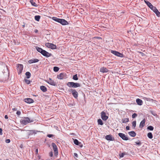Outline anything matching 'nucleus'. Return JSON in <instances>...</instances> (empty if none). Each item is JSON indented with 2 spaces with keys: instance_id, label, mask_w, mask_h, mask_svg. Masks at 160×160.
I'll return each mask as SVG.
<instances>
[{
  "instance_id": "f257e3e1",
  "label": "nucleus",
  "mask_w": 160,
  "mask_h": 160,
  "mask_svg": "<svg viewBox=\"0 0 160 160\" xmlns=\"http://www.w3.org/2000/svg\"><path fill=\"white\" fill-rule=\"evenodd\" d=\"M67 85L69 88H76L81 86L79 83H75L73 82H69L67 83Z\"/></svg>"
},
{
  "instance_id": "f03ea898",
  "label": "nucleus",
  "mask_w": 160,
  "mask_h": 160,
  "mask_svg": "<svg viewBox=\"0 0 160 160\" xmlns=\"http://www.w3.org/2000/svg\"><path fill=\"white\" fill-rule=\"evenodd\" d=\"M33 120H30L28 117H24L21 120V123L24 125H26L28 123L32 122Z\"/></svg>"
},
{
  "instance_id": "7ed1b4c3",
  "label": "nucleus",
  "mask_w": 160,
  "mask_h": 160,
  "mask_svg": "<svg viewBox=\"0 0 160 160\" xmlns=\"http://www.w3.org/2000/svg\"><path fill=\"white\" fill-rule=\"evenodd\" d=\"M69 92H71L73 96L75 98H77L78 97V93L75 89L70 88L68 90Z\"/></svg>"
},
{
  "instance_id": "20e7f679",
  "label": "nucleus",
  "mask_w": 160,
  "mask_h": 160,
  "mask_svg": "<svg viewBox=\"0 0 160 160\" xmlns=\"http://www.w3.org/2000/svg\"><path fill=\"white\" fill-rule=\"evenodd\" d=\"M45 46L48 48L52 49H54L57 48V46L56 45L49 42L45 43Z\"/></svg>"
},
{
  "instance_id": "39448f33",
  "label": "nucleus",
  "mask_w": 160,
  "mask_h": 160,
  "mask_svg": "<svg viewBox=\"0 0 160 160\" xmlns=\"http://www.w3.org/2000/svg\"><path fill=\"white\" fill-rule=\"evenodd\" d=\"M52 146L53 147V149L54 152V155L55 157H57L58 154V149L57 146L56 144L54 143H52Z\"/></svg>"
},
{
  "instance_id": "423d86ee",
  "label": "nucleus",
  "mask_w": 160,
  "mask_h": 160,
  "mask_svg": "<svg viewBox=\"0 0 160 160\" xmlns=\"http://www.w3.org/2000/svg\"><path fill=\"white\" fill-rule=\"evenodd\" d=\"M111 52L114 55L120 57L122 58L124 56L123 54L122 53L115 51L111 50Z\"/></svg>"
},
{
  "instance_id": "0eeeda50",
  "label": "nucleus",
  "mask_w": 160,
  "mask_h": 160,
  "mask_svg": "<svg viewBox=\"0 0 160 160\" xmlns=\"http://www.w3.org/2000/svg\"><path fill=\"white\" fill-rule=\"evenodd\" d=\"M17 70L18 74H20L22 72L23 69V66L21 64H18L17 67Z\"/></svg>"
},
{
  "instance_id": "6e6552de",
  "label": "nucleus",
  "mask_w": 160,
  "mask_h": 160,
  "mask_svg": "<svg viewBox=\"0 0 160 160\" xmlns=\"http://www.w3.org/2000/svg\"><path fill=\"white\" fill-rule=\"evenodd\" d=\"M45 81L51 85L55 86L56 85V82L50 78H49V79L47 80H45Z\"/></svg>"
},
{
  "instance_id": "1a4fd4ad",
  "label": "nucleus",
  "mask_w": 160,
  "mask_h": 160,
  "mask_svg": "<svg viewBox=\"0 0 160 160\" xmlns=\"http://www.w3.org/2000/svg\"><path fill=\"white\" fill-rule=\"evenodd\" d=\"M101 117L104 121H106L108 118V117L106 115L105 112L104 111H102L101 112Z\"/></svg>"
},
{
  "instance_id": "9d476101",
  "label": "nucleus",
  "mask_w": 160,
  "mask_h": 160,
  "mask_svg": "<svg viewBox=\"0 0 160 160\" xmlns=\"http://www.w3.org/2000/svg\"><path fill=\"white\" fill-rule=\"evenodd\" d=\"M118 135L121 138L124 140H128V139L127 136L123 133H118Z\"/></svg>"
},
{
  "instance_id": "9b49d317",
  "label": "nucleus",
  "mask_w": 160,
  "mask_h": 160,
  "mask_svg": "<svg viewBox=\"0 0 160 160\" xmlns=\"http://www.w3.org/2000/svg\"><path fill=\"white\" fill-rule=\"evenodd\" d=\"M105 139L108 141H113L115 140L114 138L112 137L111 134L106 135L105 137Z\"/></svg>"
},
{
  "instance_id": "f8f14e48",
  "label": "nucleus",
  "mask_w": 160,
  "mask_h": 160,
  "mask_svg": "<svg viewBox=\"0 0 160 160\" xmlns=\"http://www.w3.org/2000/svg\"><path fill=\"white\" fill-rule=\"evenodd\" d=\"M42 54L44 56L46 57H49L52 55V54L47 52L45 50H43Z\"/></svg>"
},
{
  "instance_id": "ddd939ff",
  "label": "nucleus",
  "mask_w": 160,
  "mask_h": 160,
  "mask_svg": "<svg viewBox=\"0 0 160 160\" xmlns=\"http://www.w3.org/2000/svg\"><path fill=\"white\" fill-rule=\"evenodd\" d=\"M60 20L59 21V22L62 25H66L68 24L67 21L65 19H60Z\"/></svg>"
},
{
  "instance_id": "4468645a",
  "label": "nucleus",
  "mask_w": 160,
  "mask_h": 160,
  "mask_svg": "<svg viewBox=\"0 0 160 160\" xmlns=\"http://www.w3.org/2000/svg\"><path fill=\"white\" fill-rule=\"evenodd\" d=\"M65 74L63 73H61L57 75V78L60 79H62L65 78Z\"/></svg>"
},
{
  "instance_id": "2eb2a0df",
  "label": "nucleus",
  "mask_w": 160,
  "mask_h": 160,
  "mask_svg": "<svg viewBox=\"0 0 160 160\" xmlns=\"http://www.w3.org/2000/svg\"><path fill=\"white\" fill-rule=\"evenodd\" d=\"M145 122L146 120L145 119H144L140 122L139 125V128H142L143 127H144L145 126Z\"/></svg>"
},
{
  "instance_id": "dca6fc26",
  "label": "nucleus",
  "mask_w": 160,
  "mask_h": 160,
  "mask_svg": "<svg viewBox=\"0 0 160 160\" xmlns=\"http://www.w3.org/2000/svg\"><path fill=\"white\" fill-rule=\"evenodd\" d=\"M24 101L28 103H32L34 102L33 100L31 98H27L24 99Z\"/></svg>"
},
{
  "instance_id": "f3484780",
  "label": "nucleus",
  "mask_w": 160,
  "mask_h": 160,
  "mask_svg": "<svg viewBox=\"0 0 160 160\" xmlns=\"http://www.w3.org/2000/svg\"><path fill=\"white\" fill-rule=\"evenodd\" d=\"M39 60L37 59H34L29 60L28 62L29 64L36 63L39 61Z\"/></svg>"
},
{
  "instance_id": "a211bd4d",
  "label": "nucleus",
  "mask_w": 160,
  "mask_h": 160,
  "mask_svg": "<svg viewBox=\"0 0 160 160\" xmlns=\"http://www.w3.org/2000/svg\"><path fill=\"white\" fill-rule=\"evenodd\" d=\"M100 72L103 73L107 72H108V70L106 68L102 67L100 69Z\"/></svg>"
},
{
  "instance_id": "6ab92c4d",
  "label": "nucleus",
  "mask_w": 160,
  "mask_h": 160,
  "mask_svg": "<svg viewBox=\"0 0 160 160\" xmlns=\"http://www.w3.org/2000/svg\"><path fill=\"white\" fill-rule=\"evenodd\" d=\"M136 102L137 104L139 105H142L143 103V102L142 100L139 98L136 99Z\"/></svg>"
},
{
  "instance_id": "aec40b11",
  "label": "nucleus",
  "mask_w": 160,
  "mask_h": 160,
  "mask_svg": "<svg viewBox=\"0 0 160 160\" xmlns=\"http://www.w3.org/2000/svg\"><path fill=\"white\" fill-rule=\"evenodd\" d=\"M144 2L145 3L148 5V6L150 8H153V5H152V4L150 2H149L148 1H146L145 0H144Z\"/></svg>"
},
{
  "instance_id": "412c9836",
  "label": "nucleus",
  "mask_w": 160,
  "mask_h": 160,
  "mask_svg": "<svg viewBox=\"0 0 160 160\" xmlns=\"http://www.w3.org/2000/svg\"><path fill=\"white\" fill-rule=\"evenodd\" d=\"M129 135L132 137H134L136 136V134L134 131H131L128 132Z\"/></svg>"
},
{
  "instance_id": "4be33fe9",
  "label": "nucleus",
  "mask_w": 160,
  "mask_h": 160,
  "mask_svg": "<svg viewBox=\"0 0 160 160\" xmlns=\"http://www.w3.org/2000/svg\"><path fill=\"white\" fill-rule=\"evenodd\" d=\"M41 90L43 92H46L47 90V88L46 87L44 86H42L40 87Z\"/></svg>"
},
{
  "instance_id": "5701e85b",
  "label": "nucleus",
  "mask_w": 160,
  "mask_h": 160,
  "mask_svg": "<svg viewBox=\"0 0 160 160\" xmlns=\"http://www.w3.org/2000/svg\"><path fill=\"white\" fill-rule=\"evenodd\" d=\"M2 68H3V71L2 72L4 74L6 72L5 71H7V72H8V68L7 66H2Z\"/></svg>"
},
{
  "instance_id": "b1692460",
  "label": "nucleus",
  "mask_w": 160,
  "mask_h": 160,
  "mask_svg": "<svg viewBox=\"0 0 160 160\" xmlns=\"http://www.w3.org/2000/svg\"><path fill=\"white\" fill-rule=\"evenodd\" d=\"M36 49L38 51V52H39L41 53V54L42 53V52H43L44 50L42 49V48L38 47H36Z\"/></svg>"
},
{
  "instance_id": "393cba45",
  "label": "nucleus",
  "mask_w": 160,
  "mask_h": 160,
  "mask_svg": "<svg viewBox=\"0 0 160 160\" xmlns=\"http://www.w3.org/2000/svg\"><path fill=\"white\" fill-rule=\"evenodd\" d=\"M129 121L128 118H125L123 119L122 120V123H126Z\"/></svg>"
},
{
  "instance_id": "a878e982",
  "label": "nucleus",
  "mask_w": 160,
  "mask_h": 160,
  "mask_svg": "<svg viewBox=\"0 0 160 160\" xmlns=\"http://www.w3.org/2000/svg\"><path fill=\"white\" fill-rule=\"evenodd\" d=\"M30 2L31 3V4L32 5L35 6V7H37L38 5L36 4V3L33 0H30Z\"/></svg>"
},
{
  "instance_id": "bb28decb",
  "label": "nucleus",
  "mask_w": 160,
  "mask_h": 160,
  "mask_svg": "<svg viewBox=\"0 0 160 160\" xmlns=\"http://www.w3.org/2000/svg\"><path fill=\"white\" fill-rule=\"evenodd\" d=\"M98 124L100 125H102L103 124L102 121L100 119H99L98 120Z\"/></svg>"
},
{
  "instance_id": "cd10ccee",
  "label": "nucleus",
  "mask_w": 160,
  "mask_h": 160,
  "mask_svg": "<svg viewBox=\"0 0 160 160\" xmlns=\"http://www.w3.org/2000/svg\"><path fill=\"white\" fill-rule=\"evenodd\" d=\"M154 12L155 13L157 16L158 17H160V12L158 11V9H157L155 11H154Z\"/></svg>"
},
{
  "instance_id": "c85d7f7f",
  "label": "nucleus",
  "mask_w": 160,
  "mask_h": 160,
  "mask_svg": "<svg viewBox=\"0 0 160 160\" xmlns=\"http://www.w3.org/2000/svg\"><path fill=\"white\" fill-rule=\"evenodd\" d=\"M25 74L27 78H30V77H31V73L29 72H27Z\"/></svg>"
},
{
  "instance_id": "c756f323",
  "label": "nucleus",
  "mask_w": 160,
  "mask_h": 160,
  "mask_svg": "<svg viewBox=\"0 0 160 160\" xmlns=\"http://www.w3.org/2000/svg\"><path fill=\"white\" fill-rule=\"evenodd\" d=\"M52 19L53 20L59 22V21L60 20V19L56 17H53Z\"/></svg>"
},
{
  "instance_id": "7c9ffc66",
  "label": "nucleus",
  "mask_w": 160,
  "mask_h": 160,
  "mask_svg": "<svg viewBox=\"0 0 160 160\" xmlns=\"http://www.w3.org/2000/svg\"><path fill=\"white\" fill-rule=\"evenodd\" d=\"M148 137L152 139L153 138L152 134L151 132H148L147 135Z\"/></svg>"
},
{
  "instance_id": "2f4dec72",
  "label": "nucleus",
  "mask_w": 160,
  "mask_h": 160,
  "mask_svg": "<svg viewBox=\"0 0 160 160\" xmlns=\"http://www.w3.org/2000/svg\"><path fill=\"white\" fill-rule=\"evenodd\" d=\"M40 18V16L39 15H36L35 16V19L37 21H39Z\"/></svg>"
},
{
  "instance_id": "473e14b6",
  "label": "nucleus",
  "mask_w": 160,
  "mask_h": 160,
  "mask_svg": "<svg viewBox=\"0 0 160 160\" xmlns=\"http://www.w3.org/2000/svg\"><path fill=\"white\" fill-rule=\"evenodd\" d=\"M136 121H134L132 122V127H133L134 128L136 126Z\"/></svg>"
},
{
  "instance_id": "72a5a7b5",
  "label": "nucleus",
  "mask_w": 160,
  "mask_h": 160,
  "mask_svg": "<svg viewBox=\"0 0 160 160\" xmlns=\"http://www.w3.org/2000/svg\"><path fill=\"white\" fill-rule=\"evenodd\" d=\"M59 68L57 67H54L53 68V70L55 72H57L58 71Z\"/></svg>"
},
{
  "instance_id": "f704fd0d",
  "label": "nucleus",
  "mask_w": 160,
  "mask_h": 160,
  "mask_svg": "<svg viewBox=\"0 0 160 160\" xmlns=\"http://www.w3.org/2000/svg\"><path fill=\"white\" fill-rule=\"evenodd\" d=\"M79 142L78 141V140L77 139H75L74 140V143L76 145H78V143Z\"/></svg>"
},
{
  "instance_id": "c9c22d12",
  "label": "nucleus",
  "mask_w": 160,
  "mask_h": 160,
  "mask_svg": "<svg viewBox=\"0 0 160 160\" xmlns=\"http://www.w3.org/2000/svg\"><path fill=\"white\" fill-rule=\"evenodd\" d=\"M73 79L75 80H77L78 79L77 74H76L73 76Z\"/></svg>"
},
{
  "instance_id": "e433bc0d",
  "label": "nucleus",
  "mask_w": 160,
  "mask_h": 160,
  "mask_svg": "<svg viewBox=\"0 0 160 160\" xmlns=\"http://www.w3.org/2000/svg\"><path fill=\"white\" fill-rule=\"evenodd\" d=\"M147 128L149 130H151V131H152L154 129L153 127L152 126H148Z\"/></svg>"
},
{
  "instance_id": "4c0bfd02",
  "label": "nucleus",
  "mask_w": 160,
  "mask_h": 160,
  "mask_svg": "<svg viewBox=\"0 0 160 160\" xmlns=\"http://www.w3.org/2000/svg\"><path fill=\"white\" fill-rule=\"evenodd\" d=\"M145 100L148 101H151L153 100V99L149 98H145Z\"/></svg>"
},
{
  "instance_id": "58836bf2",
  "label": "nucleus",
  "mask_w": 160,
  "mask_h": 160,
  "mask_svg": "<svg viewBox=\"0 0 160 160\" xmlns=\"http://www.w3.org/2000/svg\"><path fill=\"white\" fill-rule=\"evenodd\" d=\"M25 82L28 84H29L30 83V81L29 80L25 79Z\"/></svg>"
},
{
  "instance_id": "ea45409f",
  "label": "nucleus",
  "mask_w": 160,
  "mask_h": 160,
  "mask_svg": "<svg viewBox=\"0 0 160 160\" xmlns=\"http://www.w3.org/2000/svg\"><path fill=\"white\" fill-rule=\"evenodd\" d=\"M137 116L138 115L136 113H134L132 114V118H136Z\"/></svg>"
},
{
  "instance_id": "a19ab883",
  "label": "nucleus",
  "mask_w": 160,
  "mask_h": 160,
  "mask_svg": "<svg viewBox=\"0 0 160 160\" xmlns=\"http://www.w3.org/2000/svg\"><path fill=\"white\" fill-rule=\"evenodd\" d=\"M154 12V11H155L157 9V8L156 7H154L153 6V8H150Z\"/></svg>"
},
{
  "instance_id": "79ce46f5",
  "label": "nucleus",
  "mask_w": 160,
  "mask_h": 160,
  "mask_svg": "<svg viewBox=\"0 0 160 160\" xmlns=\"http://www.w3.org/2000/svg\"><path fill=\"white\" fill-rule=\"evenodd\" d=\"M10 142V140L9 139H7L5 140V142L6 143H9Z\"/></svg>"
},
{
  "instance_id": "37998d69",
  "label": "nucleus",
  "mask_w": 160,
  "mask_h": 160,
  "mask_svg": "<svg viewBox=\"0 0 160 160\" xmlns=\"http://www.w3.org/2000/svg\"><path fill=\"white\" fill-rule=\"evenodd\" d=\"M77 145L79 146L80 147L82 148L83 146L82 144L81 143V142H79L78 143V144Z\"/></svg>"
},
{
  "instance_id": "c03bdc74",
  "label": "nucleus",
  "mask_w": 160,
  "mask_h": 160,
  "mask_svg": "<svg viewBox=\"0 0 160 160\" xmlns=\"http://www.w3.org/2000/svg\"><path fill=\"white\" fill-rule=\"evenodd\" d=\"M135 143L137 145H140L141 144V143L140 142L138 141V142H135Z\"/></svg>"
},
{
  "instance_id": "a18cd8bd",
  "label": "nucleus",
  "mask_w": 160,
  "mask_h": 160,
  "mask_svg": "<svg viewBox=\"0 0 160 160\" xmlns=\"http://www.w3.org/2000/svg\"><path fill=\"white\" fill-rule=\"evenodd\" d=\"M21 113V112L19 111H18L17 112L16 114H17V115L19 116L20 115Z\"/></svg>"
},
{
  "instance_id": "49530a36",
  "label": "nucleus",
  "mask_w": 160,
  "mask_h": 160,
  "mask_svg": "<svg viewBox=\"0 0 160 160\" xmlns=\"http://www.w3.org/2000/svg\"><path fill=\"white\" fill-rule=\"evenodd\" d=\"M53 134H48V135H47V136L49 138H51L52 137H53Z\"/></svg>"
},
{
  "instance_id": "de8ad7c7",
  "label": "nucleus",
  "mask_w": 160,
  "mask_h": 160,
  "mask_svg": "<svg viewBox=\"0 0 160 160\" xmlns=\"http://www.w3.org/2000/svg\"><path fill=\"white\" fill-rule=\"evenodd\" d=\"M50 156L52 157L53 156V153L52 152H50L49 153Z\"/></svg>"
},
{
  "instance_id": "09e8293b",
  "label": "nucleus",
  "mask_w": 160,
  "mask_h": 160,
  "mask_svg": "<svg viewBox=\"0 0 160 160\" xmlns=\"http://www.w3.org/2000/svg\"><path fill=\"white\" fill-rule=\"evenodd\" d=\"M126 129L127 130H129L130 129V127L129 126H127L126 128Z\"/></svg>"
},
{
  "instance_id": "8fccbe9b",
  "label": "nucleus",
  "mask_w": 160,
  "mask_h": 160,
  "mask_svg": "<svg viewBox=\"0 0 160 160\" xmlns=\"http://www.w3.org/2000/svg\"><path fill=\"white\" fill-rule=\"evenodd\" d=\"M2 128H0V135H2Z\"/></svg>"
},
{
  "instance_id": "3c124183",
  "label": "nucleus",
  "mask_w": 160,
  "mask_h": 160,
  "mask_svg": "<svg viewBox=\"0 0 160 160\" xmlns=\"http://www.w3.org/2000/svg\"><path fill=\"white\" fill-rule=\"evenodd\" d=\"M74 156L75 157H76V158H78V154L77 153H74Z\"/></svg>"
},
{
  "instance_id": "603ef678",
  "label": "nucleus",
  "mask_w": 160,
  "mask_h": 160,
  "mask_svg": "<svg viewBox=\"0 0 160 160\" xmlns=\"http://www.w3.org/2000/svg\"><path fill=\"white\" fill-rule=\"evenodd\" d=\"M124 154L123 153H122L121 154V155H120V157H121V158H122V157H124Z\"/></svg>"
},
{
  "instance_id": "864d4df0",
  "label": "nucleus",
  "mask_w": 160,
  "mask_h": 160,
  "mask_svg": "<svg viewBox=\"0 0 160 160\" xmlns=\"http://www.w3.org/2000/svg\"><path fill=\"white\" fill-rule=\"evenodd\" d=\"M4 118L6 119H7L8 118V116L7 115H5Z\"/></svg>"
},
{
  "instance_id": "5fc2aeb1",
  "label": "nucleus",
  "mask_w": 160,
  "mask_h": 160,
  "mask_svg": "<svg viewBox=\"0 0 160 160\" xmlns=\"http://www.w3.org/2000/svg\"><path fill=\"white\" fill-rule=\"evenodd\" d=\"M12 110H17V109H16V108H13L12 109Z\"/></svg>"
},
{
  "instance_id": "6e6d98bb",
  "label": "nucleus",
  "mask_w": 160,
  "mask_h": 160,
  "mask_svg": "<svg viewBox=\"0 0 160 160\" xmlns=\"http://www.w3.org/2000/svg\"><path fill=\"white\" fill-rule=\"evenodd\" d=\"M35 32H38V31L37 30H36L35 31Z\"/></svg>"
},
{
  "instance_id": "4d7b16f0",
  "label": "nucleus",
  "mask_w": 160,
  "mask_h": 160,
  "mask_svg": "<svg viewBox=\"0 0 160 160\" xmlns=\"http://www.w3.org/2000/svg\"><path fill=\"white\" fill-rule=\"evenodd\" d=\"M36 152H38V149H37L36 150Z\"/></svg>"
},
{
  "instance_id": "13d9d810",
  "label": "nucleus",
  "mask_w": 160,
  "mask_h": 160,
  "mask_svg": "<svg viewBox=\"0 0 160 160\" xmlns=\"http://www.w3.org/2000/svg\"><path fill=\"white\" fill-rule=\"evenodd\" d=\"M57 160H60V159H58Z\"/></svg>"
}]
</instances>
